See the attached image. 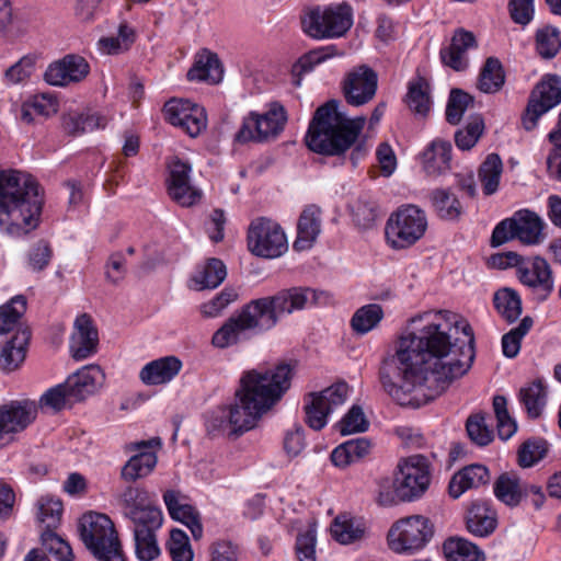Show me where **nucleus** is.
<instances>
[{
	"label": "nucleus",
	"instance_id": "nucleus-1",
	"mask_svg": "<svg viewBox=\"0 0 561 561\" xmlns=\"http://www.w3.org/2000/svg\"><path fill=\"white\" fill-rule=\"evenodd\" d=\"M410 319L408 328L382 357L378 370L385 392L399 404L416 389H425L427 400L443 393L450 382L463 376L474 360V334L470 324L449 311Z\"/></svg>",
	"mask_w": 561,
	"mask_h": 561
},
{
	"label": "nucleus",
	"instance_id": "nucleus-2",
	"mask_svg": "<svg viewBox=\"0 0 561 561\" xmlns=\"http://www.w3.org/2000/svg\"><path fill=\"white\" fill-rule=\"evenodd\" d=\"M329 295L308 287L283 289L274 296L253 299L232 314L213 335L215 347L237 344L248 331L262 333L273 329L282 314H289L311 305H324Z\"/></svg>",
	"mask_w": 561,
	"mask_h": 561
},
{
	"label": "nucleus",
	"instance_id": "nucleus-3",
	"mask_svg": "<svg viewBox=\"0 0 561 561\" xmlns=\"http://www.w3.org/2000/svg\"><path fill=\"white\" fill-rule=\"evenodd\" d=\"M291 376L293 370L287 364L244 373L240 379V389L236 391L234 403L227 407L232 432L240 435L252 430L289 389Z\"/></svg>",
	"mask_w": 561,
	"mask_h": 561
},
{
	"label": "nucleus",
	"instance_id": "nucleus-4",
	"mask_svg": "<svg viewBox=\"0 0 561 561\" xmlns=\"http://www.w3.org/2000/svg\"><path fill=\"white\" fill-rule=\"evenodd\" d=\"M42 207L39 186L31 174L0 171V227L7 233L19 236L35 229Z\"/></svg>",
	"mask_w": 561,
	"mask_h": 561
},
{
	"label": "nucleus",
	"instance_id": "nucleus-5",
	"mask_svg": "<svg viewBox=\"0 0 561 561\" xmlns=\"http://www.w3.org/2000/svg\"><path fill=\"white\" fill-rule=\"evenodd\" d=\"M365 123V116L351 118L341 110L340 101L329 100L316 110L306 145L322 156H341L356 144Z\"/></svg>",
	"mask_w": 561,
	"mask_h": 561
},
{
	"label": "nucleus",
	"instance_id": "nucleus-6",
	"mask_svg": "<svg viewBox=\"0 0 561 561\" xmlns=\"http://www.w3.org/2000/svg\"><path fill=\"white\" fill-rule=\"evenodd\" d=\"M80 537L99 561H125L113 522L105 514L89 513L80 520Z\"/></svg>",
	"mask_w": 561,
	"mask_h": 561
},
{
	"label": "nucleus",
	"instance_id": "nucleus-7",
	"mask_svg": "<svg viewBox=\"0 0 561 561\" xmlns=\"http://www.w3.org/2000/svg\"><path fill=\"white\" fill-rule=\"evenodd\" d=\"M352 24V9L345 3L324 8L316 7L301 19L304 32L317 39L343 36Z\"/></svg>",
	"mask_w": 561,
	"mask_h": 561
},
{
	"label": "nucleus",
	"instance_id": "nucleus-8",
	"mask_svg": "<svg viewBox=\"0 0 561 561\" xmlns=\"http://www.w3.org/2000/svg\"><path fill=\"white\" fill-rule=\"evenodd\" d=\"M427 229L425 213L415 205L400 207L386 226V237L394 249H404L420 240Z\"/></svg>",
	"mask_w": 561,
	"mask_h": 561
},
{
	"label": "nucleus",
	"instance_id": "nucleus-9",
	"mask_svg": "<svg viewBox=\"0 0 561 561\" xmlns=\"http://www.w3.org/2000/svg\"><path fill=\"white\" fill-rule=\"evenodd\" d=\"M434 534L430 519L410 516L392 525L388 534L389 547L397 553H414L423 549Z\"/></svg>",
	"mask_w": 561,
	"mask_h": 561
},
{
	"label": "nucleus",
	"instance_id": "nucleus-10",
	"mask_svg": "<svg viewBox=\"0 0 561 561\" xmlns=\"http://www.w3.org/2000/svg\"><path fill=\"white\" fill-rule=\"evenodd\" d=\"M249 250L256 256L275 259L286 252L288 244L280 226L272 219H254L248 230Z\"/></svg>",
	"mask_w": 561,
	"mask_h": 561
},
{
	"label": "nucleus",
	"instance_id": "nucleus-11",
	"mask_svg": "<svg viewBox=\"0 0 561 561\" xmlns=\"http://www.w3.org/2000/svg\"><path fill=\"white\" fill-rule=\"evenodd\" d=\"M394 485L399 500L410 502L422 496L431 481L428 461L422 455H413L402 460L398 466Z\"/></svg>",
	"mask_w": 561,
	"mask_h": 561
},
{
	"label": "nucleus",
	"instance_id": "nucleus-12",
	"mask_svg": "<svg viewBox=\"0 0 561 561\" xmlns=\"http://www.w3.org/2000/svg\"><path fill=\"white\" fill-rule=\"evenodd\" d=\"M348 394V386L344 381L308 394L305 404L307 424L319 431L327 425V419L336 408L344 404Z\"/></svg>",
	"mask_w": 561,
	"mask_h": 561
},
{
	"label": "nucleus",
	"instance_id": "nucleus-13",
	"mask_svg": "<svg viewBox=\"0 0 561 561\" xmlns=\"http://www.w3.org/2000/svg\"><path fill=\"white\" fill-rule=\"evenodd\" d=\"M286 121L285 108L278 103H273L265 114L251 113L244 118L236 140L239 142L263 141L275 137L283 130Z\"/></svg>",
	"mask_w": 561,
	"mask_h": 561
},
{
	"label": "nucleus",
	"instance_id": "nucleus-14",
	"mask_svg": "<svg viewBox=\"0 0 561 561\" xmlns=\"http://www.w3.org/2000/svg\"><path fill=\"white\" fill-rule=\"evenodd\" d=\"M116 503L124 517L134 525L149 523L157 525L163 520L162 512L152 504L149 493L138 485H127L117 496Z\"/></svg>",
	"mask_w": 561,
	"mask_h": 561
},
{
	"label": "nucleus",
	"instance_id": "nucleus-15",
	"mask_svg": "<svg viewBox=\"0 0 561 561\" xmlns=\"http://www.w3.org/2000/svg\"><path fill=\"white\" fill-rule=\"evenodd\" d=\"M561 102V79L557 76L545 77L533 90L526 112L523 116V125L526 130L536 127L541 115Z\"/></svg>",
	"mask_w": 561,
	"mask_h": 561
},
{
	"label": "nucleus",
	"instance_id": "nucleus-16",
	"mask_svg": "<svg viewBox=\"0 0 561 561\" xmlns=\"http://www.w3.org/2000/svg\"><path fill=\"white\" fill-rule=\"evenodd\" d=\"M519 282L531 290L535 299L545 301L554 288L553 273L548 261L540 256L527 257L519 266Z\"/></svg>",
	"mask_w": 561,
	"mask_h": 561
},
{
	"label": "nucleus",
	"instance_id": "nucleus-17",
	"mask_svg": "<svg viewBox=\"0 0 561 561\" xmlns=\"http://www.w3.org/2000/svg\"><path fill=\"white\" fill-rule=\"evenodd\" d=\"M165 119L181 127L191 137H196L207 126L205 110L190 100H170L164 104Z\"/></svg>",
	"mask_w": 561,
	"mask_h": 561
},
{
	"label": "nucleus",
	"instance_id": "nucleus-18",
	"mask_svg": "<svg viewBox=\"0 0 561 561\" xmlns=\"http://www.w3.org/2000/svg\"><path fill=\"white\" fill-rule=\"evenodd\" d=\"M378 76L370 67L360 65L351 70L343 81V94L347 104L362 106L376 94Z\"/></svg>",
	"mask_w": 561,
	"mask_h": 561
},
{
	"label": "nucleus",
	"instance_id": "nucleus-19",
	"mask_svg": "<svg viewBox=\"0 0 561 561\" xmlns=\"http://www.w3.org/2000/svg\"><path fill=\"white\" fill-rule=\"evenodd\" d=\"M160 446L159 437L130 443L127 449L130 451L138 450V453L122 467L121 478L126 482H134L149 476L158 462L157 454L149 449L159 448Z\"/></svg>",
	"mask_w": 561,
	"mask_h": 561
},
{
	"label": "nucleus",
	"instance_id": "nucleus-20",
	"mask_svg": "<svg viewBox=\"0 0 561 561\" xmlns=\"http://www.w3.org/2000/svg\"><path fill=\"white\" fill-rule=\"evenodd\" d=\"M90 72L88 61L79 55H67L48 66L44 79L50 85L66 87L82 81Z\"/></svg>",
	"mask_w": 561,
	"mask_h": 561
},
{
	"label": "nucleus",
	"instance_id": "nucleus-21",
	"mask_svg": "<svg viewBox=\"0 0 561 561\" xmlns=\"http://www.w3.org/2000/svg\"><path fill=\"white\" fill-rule=\"evenodd\" d=\"M477 47L473 33L463 28L455 31L449 45L442 47L440 61L455 71H465L469 67L468 51Z\"/></svg>",
	"mask_w": 561,
	"mask_h": 561
},
{
	"label": "nucleus",
	"instance_id": "nucleus-22",
	"mask_svg": "<svg viewBox=\"0 0 561 561\" xmlns=\"http://www.w3.org/2000/svg\"><path fill=\"white\" fill-rule=\"evenodd\" d=\"M37 405L34 401H11L0 407V437L3 434L25 430L36 417Z\"/></svg>",
	"mask_w": 561,
	"mask_h": 561
},
{
	"label": "nucleus",
	"instance_id": "nucleus-23",
	"mask_svg": "<svg viewBox=\"0 0 561 561\" xmlns=\"http://www.w3.org/2000/svg\"><path fill=\"white\" fill-rule=\"evenodd\" d=\"M105 375L98 365H88L65 381L70 400L79 402L95 393L104 383Z\"/></svg>",
	"mask_w": 561,
	"mask_h": 561
},
{
	"label": "nucleus",
	"instance_id": "nucleus-24",
	"mask_svg": "<svg viewBox=\"0 0 561 561\" xmlns=\"http://www.w3.org/2000/svg\"><path fill=\"white\" fill-rule=\"evenodd\" d=\"M99 342L98 330L91 317L80 314L75 321V330L70 337V352L75 359H85L96 352Z\"/></svg>",
	"mask_w": 561,
	"mask_h": 561
},
{
	"label": "nucleus",
	"instance_id": "nucleus-25",
	"mask_svg": "<svg viewBox=\"0 0 561 561\" xmlns=\"http://www.w3.org/2000/svg\"><path fill=\"white\" fill-rule=\"evenodd\" d=\"M163 501L170 516L184 524L192 533L195 540L203 537V525L199 512L185 502V497L176 491L169 490L163 494Z\"/></svg>",
	"mask_w": 561,
	"mask_h": 561
},
{
	"label": "nucleus",
	"instance_id": "nucleus-26",
	"mask_svg": "<svg viewBox=\"0 0 561 561\" xmlns=\"http://www.w3.org/2000/svg\"><path fill=\"white\" fill-rule=\"evenodd\" d=\"M321 232V209L317 205H308L299 216L297 238L294 249L305 251L312 248Z\"/></svg>",
	"mask_w": 561,
	"mask_h": 561
},
{
	"label": "nucleus",
	"instance_id": "nucleus-27",
	"mask_svg": "<svg viewBox=\"0 0 561 561\" xmlns=\"http://www.w3.org/2000/svg\"><path fill=\"white\" fill-rule=\"evenodd\" d=\"M490 480L489 469L480 463H472L457 471L449 481L448 492L458 499L467 490L484 485Z\"/></svg>",
	"mask_w": 561,
	"mask_h": 561
},
{
	"label": "nucleus",
	"instance_id": "nucleus-28",
	"mask_svg": "<svg viewBox=\"0 0 561 561\" xmlns=\"http://www.w3.org/2000/svg\"><path fill=\"white\" fill-rule=\"evenodd\" d=\"M224 69L217 54L203 49L196 54L192 68L187 71L190 81H207L218 83L221 81Z\"/></svg>",
	"mask_w": 561,
	"mask_h": 561
},
{
	"label": "nucleus",
	"instance_id": "nucleus-29",
	"mask_svg": "<svg viewBox=\"0 0 561 561\" xmlns=\"http://www.w3.org/2000/svg\"><path fill=\"white\" fill-rule=\"evenodd\" d=\"M182 363L174 356H167L148 363L139 374L145 385H161L175 377Z\"/></svg>",
	"mask_w": 561,
	"mask_h": 561
},
{
	"label": "nucleus",
	"instance_id": "nucleus-30",
	"mask_svg": "<svg viewBox=\"0 0 561 561\" xmlns=\"http://www.w3.org/2000/svg\"><path fill=\"white\" fill-rule=\"evenodd\" d=\"M423 168L428 175H438L450 168L451 145L449 141L435 139L422 153Z\"/></svg>",
	"mask_w": 561,
	"mask_h": 561
},
{
	"label": "nucleus",
	"instance_id": "nucleus-31",
	"mask_svg": "<svg viewBox=\"0 0 561 561\" xmlns=\"http://www.w3.org/2000/svg\"><path fill=\"white\" fill-rule=\"evenodd\" d=\"M515 236L525 244H537L542 239L543 222L534 211L520 209L513 215Z\"/></svg>",
	"mask_w": 561,
	"mask_h": 561
},
{
	"label": "nucleus",
	"instance_id": "nucleus-32",
	"mask_svg": "<svg viewBox=\"0 0 561 561\" xmlns=\"http://www.w3.org/2000/svg\"><path fill=\"white\" fill-rule=\"evenodd\" d=\"M162 522L159 520L157 525L147 522L134 525L136 553L141 561H151L159 556L156 531L162 526Z\"/></svg>",
	"mask_w": 561,
	"mask_h": 561
},
{
	"label": "nucleus",
	"instance_id": "nucleus-33",
	"mask_svg": "<svg viewBox=\"0 0 561 561\" xmlns=\"http://www.w3.org/2000/svg\"><path fill=\"white\" fill-rule=\"evenodd\" d=\"M30 336L31 333L28 330H19L14 336L4 344L0 353V368L2 370L12 371L23 363Z\"/></svg>",
	"mask_w": 561,
	"mask_h": 561
},
{
	"label": "nucleus",
	"instance_id": "nucleus-34",
	"mask_svg": "<svg viewBox=\"0 0 561 561\" xmlns=\"http://www.w3.org/2000/svg\"><path fill=\"white\" fill-rule=\"evenodd\" d=\"M494 494L504 504L517 506L528 495V486L516 474L503 473L494 482Z\"/></svg>",
	"mask_w": 561,
	"mask_h": 561
},
{
	"label": "nucleus",
	"instance_id": "nucleus-35",
	"mask_svg": "<svg viewBox=\"0 0 561 561\" xmlns=\"http://www.w3.org/2000/svg\"><path fill=\"white\" fill-rule=\"evenodd\" d=\"M495 527V512L486 503H473L468 512V530L476 536L485 537L493 533Z\"/></svg>",
	"mask_w": 561,
	"mask_h": 561
},
{
	"label": "nucleus",
	"instance_id": "nucleus-36",
	"mask_svg": "<svg viewBox=\"0 0 561 561\" xmlns=\"http://www.w3.org/2000/svg\"><path fill=\"white\" fill-rule=\"evenodd\" d=\"M370 448L371 443L365 437L350 439L334 448L331 454V460L334 466L344 468L366 457Z\"/></svg>",
	"mask_w": 561,
	"mask_h": 561
},
{
	"label": "nucleus",
	"instance_id": "nucleus-37",
	"mask_svg": "<svg viewBox=\"0 0 561 561\" xmlns=\"http://www.w3.org/2000/svg\"><path fill=\"white\" fill-rule=\"evenodd\" d=\"M227 270L219 259H209L206 264L192 277L194 289H213L218 287L226 278Z\"/></svg>",
	"mask_w": 561,
	"mask_h": 561
},
{
	"label": "nucleus",
	"instance_id": "nucleus-38",
	"mask_svg": "<svg viewBox=\"0 0 561 561\" xmlns=\"http://www.w3.org/2000/svg\"><path fill=\"white\" fill-rule=\"evenodd\" d=\"M502 172L503 162L500 156L497 153L488 154L478 170V179L484 195L490 196L497 192Z\"/></svg>",
	"mask_w": 561,
	"mask_h": 561
},
{
	"label": "nucleus",
	"instance_id": "nucleus-39",
	"mask_svg": "<svg viewBox=\"0 0 561 561\" xmlns=\"http://www.w3.org/2000/svg\"><path fill=\"white\" fill-rule=\"evenodd\" d=\"M431 203L437 216L445 220H457L463 210L456 195L446 188L432 191Z\"/></svg>",
	"mask_w": 561,
	"mask_h": 561
},
{
	"label": "nucleus",
	"instance_id": "nucleus-40",
	"mask_svg": "<svg viewBox=\"0 0 561 561\" xmlns=\"http://www.w3.org/2000/svg\"><path fill=\"white\" fill-rule=\"evenodd\" d=\"M447 561H484V553L479 547L463 538H450L444 542Z\"/></svg>",
	"mask_w": 561,
	"mask_h": 561
},
{
	"label": "nucleus",
	"instance_id": "nucleus-41",
	"mask_svg": "<svg viewBox=\"0 0 561 561\" xmlns=\"http://www.w3.org/2000/svg\"><path fill=\"white\" fill-rule=\"evenodd\" d=\"M505 82L502 64L495 57H489L479 75L478 88L484 93H496Z\"/></svg>",
	"mask_w": 561,
	"mask_h": 561
},
{
	"label": "nucleus",
	"instance_id": "nucleus-42",
	"mask_svg": "<svg viewBox=\"0 0 561 561\" xmlns=\"http://www.w3.org/2000/svg\"><path fill=\"white\" fill-rule=\"evenodd\" d=\"M494 307L508 323L516 321L522 314V299L518 293L505 287L494 294Z\"/></svg>",
	"mask_w": 561,
	"mask_h": 561
},
{
	"label": "nucleus",
	"instance_id": "nucleus-43",
	"mask_svg": "<svg viewBox=\"0 0 561 561\" xmlns=\"http://www.w3.org/2000/svg\"><path fill=\"white\" fill-rule=\"evenodd\" d=\"M36 506V518L43 530H56L60 525L64 511L61 501L53 496H42Z\"/></svg>",
	"mask_w": 561,
	"mask_h": 561
},
{
	"label": "nucleus",
	"instance_id": "nucleus-44",
	"mask_svg": "<svg viewBox=\"0 0 561 561\" xmlns=\"http://www.w3.org/2000/svg\"><path fill=\"white\" fill-rule=\"evenodd\" d=\"M104 127L105 119L96 114L69 113L62 117V128L65 133L71 136Z\"/></svg>",
	"mask_w": 561,
	"mask_h": 561
},
{
	"label": "nucleus",
	"instance_id": "nucleus-45",
	"mask_svg": "<svg viewBox=\"0 0 561 561\" xmlns=\"http://www.w3.org/2000/svg\"><path fill=\"white\" fill-rule=\"evenodd\" d=\"M546 399L547 391L541 380H535L519 390V400L527 414L533 419L540 416L546 405Z\"/></svg>",
	"mask_w": 561,
	"mask_h": 561
},
{
	"label": "nucleus",
	"instance_id": "nucleus-46",
	"mask_svg": "<svg viewBox=\"0 0 561 561\" xmlns=\"http://www.w3.org/2000/svg\"><path fill=\"white\" fill-rule=\"evenodd\" d=\"M535 46L540 57L553 58L561 49L560 31L552 25H543L536 31Z\"/></svg>",
	"mask_w": 561,
	"mask_h": 561
},
{
	"label": "nucleus",
	"instance_id": "nucleus-47",
	"mask_svg": "<svg viewBox=\"0 0 561 561\" xmlns=\"http://www.w3.org/2000/svg\"><path fill=\"white\" fill-rule=\"evenodd\" d=\"M383 318V310L380 305L369 304L355 311L351 319L353 331L358 334H366L375 329Z\"/></svg>",
	"mask_w": 561,
	"mask_h": 561
},
{
	"label": "nucleus",
	"instance_id": "nucleus-48",
	"mask_svg": "<svg viewBox=\"0 0 561 561\" xmlns=\"http://www.w3.org/2000/svg\"><path fill=\"white\" fill-rule=\"evenodd\" d=\"M332 536L341 543H352L364 536L365 527L360 520L347 516H337L331 526Z\"/></svg>",
	"mask_w": 561,
	"mask_h": 561
},
{
	"label": "nucleus",
	"instance_id": "nucleus-49",
	"mask_svg": "<svg viewBox=\"0 0 561 561\" xmlns=\"http://www.w3.org/2000/svg\"><path fill=\"white\" fill-rule=\"evenodd\" d=\"M407 104L411 111L420 115H426L431 107L428 84L423 78L409 83Z\"/></svg>",
	"mask_w": 561,
	"mask_h": 561
},
{
	"label": "nucleus",
	"instance_id": "nucleus-50",
	"mask_svg": "<svg viewBox=\"0 0 561 561\" xmlns=\"http://www.w3.org/2000/svg\"><path fill=\"white\" fill-rule=\"evenodd\" d=\"M26 310L24 296H15L10 302L0 307V334L12 331Z\"/></svg>",
	"mask_w": 561,
	"mask_h": 561
},
{
	"label": "nucleus",
	"instance_id": "nucleus-51",
	"mask_svg": "<svg viewBox=\"0 0 561 561\" xmlns=\"http://www.w3.org/2000/svg\"><path fill=\"white\" fill-rule=\"evenodd\" d=\"M533 324V318L526 316L516 328H513L510 332L503 335L502 350L504 356L507 358H514L518 355L522 340L529 332Z\"/></svg>",
	"mask_w": 561,
	"mask_h": 561
},
{
	"label": "nucleus",
	"instance_id": "nucleus-52",
	"mask_svg": "<svg viewBox=\"0 0 561 561\" xmlns=\"http://www.w3.org/2000/svg\"><path fill=\"white\" fill-rule=\"evenodd\" d=\"M548 443L543 438L527 439L518 449V463L530 468L543 459L548 453Z\"/></svg>",
	"mask_w": 561,
	"mask_h": 561
},
{
	"label": "nucleus",
	"instance_id": "nucleus-53",
	"mask_svg": "<svg viewBox=\"0 0 561 561\" xmlns=\"http://www.w3.org/2000/svg\"><path fill=\"white\" fill-rule=\"evenodd\" d=\"M473 98L460 89H453L446 106V121L451 125H458L472 104Z\"/></svg>",
	"mask_w": 561,
	"mask_h": 561
},
{
	"label": "nucleus",
	"instance_id": "nucleus-54",
	"mask_svg": "<svg viewBox=\"0 0 561 561\" xmlns=\"http://www.w3.org/2000/svg\"><path fill=\"white\" fill-rule=\"evenodd\" d=\"M41 541L43 547L58 561L73 560L72 548L55 530H42Z\"/></svg>",
	"mask_w": 561,
	"mask_h": 561
},
{
	"label": "nucleus",
	"instance_id": "nucleus-55",
	"mask_svg": "<svg viewBox=\"0 0 561 561\" xmlns=\"http://www.w3.org/2000/svg\"><path fill=\"white\" fill-rule=\"evenodd\" d=\"M135 41L134 30L125 24L118 28V35L102 37L99 41L100 49L106 54H119L127 50Z\"/></svg>",
	"mask_w": 561,
	"mask_h": 561
},
{
	"label": "nucleus",
	"instance_id": "nucleus-56",
	"mask_svg": "<svg viewBox=\"0 0 561 561\" xmlns=\"http://www.w3.org/2000/svg\"><path fill=\"white\" fill-rule=\"evenodd\" d=\"M484 129L483 119L480 116L472 117L465 128L459 129L455 134L456 146L460 150L471 149L479 138L481 137Z\"/></svg>",
	"mask_w": 561,
	"mask_h": 561
},
{
	"label": "nucleus",
	"instance_id": "nucleus-57",
	"mask_svg": "<svg viewBox=\"0 0 561 561\" xmlns=\"http://www.w3.org/2000/svg\"><path fill=\"white\" fill-rule=\"evenodd\" d=\"M167 548L173 561H193V551L185 531L172 529Z\"/></svg>",
	"mask_w": 561,
	"mask_h": 561
},
{
	"label": "nucleus",
	"instance_id": "nucleus-58",
	"mask_svg": "<svg viewBox=\"0 0 561 561\" xmlns=\"http://www.w3.org/2000/svg\"><path fill=\"white\" fill-rule=\"evenodd\" d=\"M466 428L470 439L478 446H486L493 439V432L485 424V416L483 414L469 416Z\"/></svg>",
	"mask_w": 561,
	"mask_h": 561
},
{
	"label": "nucleus",
	"instance_id": "nucleus-59",
	"mask_svg": "<svg viewBox=\"0 0 561 561\" xmlns=\"http://www.w3.org/2000/svg\"><path fill=\"white\" fill-rule=\"evenodd\" d=\"M238 297L239 294L236 288L225 287L215 298L203 304L201 311L205 317H217L231 302L236 301Z\"/></svg>",
	"mask_w": 561,
	"mask_h": 561
},
{
	"label": "nucleus",
	"instance_id": "nucleus-60",
	"mask_svg": "<svg viewBox=\"0 0 561 561\" xmlns=\"http://www.w3.org/2000/svg\"><path fill=\"white\" fill-rule=\"evenodd\" d=\"M369 422L359 405H353L340 422L342 435L362 433L367 431Z\"/></svg>",
	"mask_w": 561,
	"mask_h": 561
},
{
	"label": "nucleus",
	"instance_id": "nucleus-61",
	"mask_svg": "<svg viewBox=\"0 0 561 561\" xmlns=\"http://www.w3.org/2000/svg\"><path fill=\"white\" fill-rule=\"evenodd\" d=\"M170 197L183 207H191L197 204L202 197V192L192 186L191 181L168 185Z\"/></svg>",
	"mask_w": 561,
	"mask_h": 561
},
{
	"label": "nucleus",
	"instance_id": "nucleus-62",
	"mask_svg": "<svg viewBox=\"0 0 561 561\" xmlns=\"http://www.w3.org/2000/svg\"><path fill=\"white\" fill-rule=\"evenodd\" d=\"M229 421L230 416L228 415L227 407H219L207 419V432L213 436L237 435V433L232 432V424Z\"/></svg>",
	"mask_w": 561,
	"mask_h": 561
},
{
	"label": "nucleus",
	"instance_id": "nucleus-63",
	"mask_svg": "<svg viewBox=\"0 0 561 561\" xmlns=\"http://www.w3.org/2000/svg\"><path fill=\"white\" fill-rule=\"evenodd\" d=\"M73 402L70 400V392L66 389L65 382L47 390L39 400L42 407H48L55 411H59Z\"/></svg>",
	"mask_w": 561,
	"mask_h": 561
},
{
	"label": "nucleus",
	"instance_id": "nucleus-64",
	"mask_svg": "<svg viewBox=\"0 0 561 561\" xmlns=\"http://www.w3.org/2000/svg\"><path fill=\"white\" fill-rule=\"evenodd\" d=\"M508 12L516 24L525 26L534 19V0H510Z\"/></svg>",
	"mask_w": 561,
	"mask_h": 561
}]
</instances>
